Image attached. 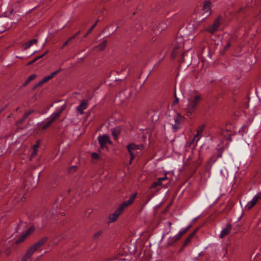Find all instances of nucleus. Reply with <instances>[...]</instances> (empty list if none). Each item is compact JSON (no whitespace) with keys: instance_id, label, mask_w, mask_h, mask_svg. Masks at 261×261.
Masks as SVG:
<instances>
[{"instance_id":"nucleus-1","label":"nucleus","mask_w":261,"mask_h":261,"mask_svg":"<svg viewBox=\"0 0 261 261\" xmlns=\"http://www.w3.org/2000/svg\"><path fill=\"white\" fill-rule=\"evenodd\" d=\"M202 99V97L200 94H196L193 96H191L188 98V103L185 109L186 115L188 117H191L192 114L197 109L200 101Z\"/></svg>"},{"instance_id":"nucleus-2","label":"nucleus","mask_w":261,"mask_h":261,"mask_svg":"<svg viewBox=\"0 0 261 261\" xmlns=\"http://www.w3.org/2000/svg\"><path fill=\"white\" fill-rule=\"evenodd\" d=\"M136 194L132 195L128 200L125 201L121 203L117 210L109 217V222H115L122 213L125 207L130 205L134 201L136 197Z\"/></svg>"},{"instance_id":"nucleus-3","label":"nucleus","mask_w":261,"mask_h":261,"mask_svg":"<svg viewBox=\"0 0 261 261\" xmlns=\"http://www.w3.org/2000/svg\"><path fill=\"white\" fill-rule=\"evenodd\" d=\"M183 119L184 117L182 115L177 113L169 120V124L171 125L172 130L174 132L177 131L181 128Z\"/></svg>"},{"instance_id":"nucleus-4","label":"nucleus","mask_w":261,"mask_h":261,"mask_svg":"<svg viewBox=\"0 0 261 261\" xmlns=\"http://www.w3.org/2000/svg\"><path fill=\"white\" fill-rule=\"evenodd\" d=\"M64 110V106H62L59 110L53 113L47 119L46 122L44 124H42L40 127L42 129H45L48 127L51 123L59 117L63 110Z\"/></svg>"},{"instance_id":"nucleus-5","label":"nucleus","mask_w":261,"mask_h":261,"mask_svg":"<svg viewBox=\"0 0 261 261\" xmlns=\"http://www.w3.org/2000/svg\"><path fill=\"white\" fill-rule=\"evenodd\" d=\"M222 20V17L221 16H219L216 18V19L214 21V23L207 27L205 30L208 33H214L217 32L221 24Z\"/></svg>"},{"instance_id":"nucleus-6","label":"nucleus","mask_w":261,"mask_h":261,"mask_svg":"<svg viewBox=\"0 0 261 261\" xmlns=\"http://www.w3.org/2000/svg\"><path fill=\"white\" fill-rule=\"evenodd\" d=\"M211 3L210 1H205L204 2L202 8V15L203 17L201 18V20H204L211 14Z\"/></svg>"},{"instance_id":"nucleus-7","label":"nucleus","mask_w":261,"mask_h":261,"mask_svg":"<svg viewBox=\"0 0 261 261\" xmlns=\"http://www.w3.org/2000/svg\"><path fill=\"white\" fill-rule=\"evenodd\" d=\"M126 148L131 156V160H133L135 156L133 151L137 150H142L143 148V146L141 144L137 145L135 143H130L127 145Z\"/></svg>"},{"instance_id":"nucleus-8","label":"nucleus","mask_w":261,"mask_h":261,"mask_svg":"<svg viewBox=\"0 0 261 261\" xmlns=\"http://www.w3.org/2000/svg\"><path fill=\"white\" fill-rule=\"evenodd\" d=\"M205 128V125L204 124L200 125L196 130V134L194 135V138L189 143L188 146H191V145L193 143L194 141L196 140V143L199 141V139L201 137L202 133Z\"/></svg>"},{"instance_id":"nucleus-9","label":"nucleus","mask_w":261,"mask_h":261,"mask_svg":"<svg viewBox=\"0 0 261 261\" xmlns=\"http://www.w3.org/2000/svg\"><path fill=\"white\" fill-rule=\"evenodd\" d=\"M177 43H178L179 44L174 47L172 54V57L173 58H175V57L177 55V54L179 53V51H178V49H180L184 47V42H183V39L181 37H178L176 39V40Z\"/></svg>"},{"instance_id":"nucleus-10","label":"nucleus","mask_w":261,"mask_h":261,"mask_svg":"<svg viewBox=\"0 0 261 261\" xmlns=\"http://www.w3.org/2000/svg\"><path fill=\"white\" fill-rule=\"evenodd\" d=\"M260 198H261V193H258L253 197L250 201L247 203L245 208L248 210L251 209L256 203L258 200Z\"/></svg>"},{"instance_id":"nucleus-11","label":"nucleus","mask_w":261,"mask_h":261,"mask_svg":"<svg viewBox=\"0 0 261 261\" xmlns=\"http://www.w3.org/2000/svg\"><path fill=\"white\" fill-rule=\"evenodd\" d=\"M88 103L89 101L87 99H84L82 100L80 105L76 108V111L80 114H83L84 113V111L88 108Z\"/></svg>"},{"instance_id":"nucleus-12","label":"nucleus","mask_w":261,"mask_h":261,"mask_svg":"<svg viewBox=\"0 0 261 261\" xmlns=\"http://www.w3.org/2000/svg\"><path fill=\"white\" fill-rule=\"evenodd\" d=\"M34 227H30L23 234H22L21 237H20L15 241V243L16 244H19V243L22 242L27 238V237L29 235H30L31 233H32L34 231Z\"/></svg>"},{"instance_id":"nucleus-13","label":"nucleus","mask_w":261,"mask_h":261,"mask_svg":"<svg viewBox=\"0 0 261 261\" xmlns=\"http://www.w3.org/2000/svg\"><path fill=\"white\" fill-rule=\"evenodd\" d=\"M99 143L100 145V147L103 149L105 146V144L107 143H111V141L108 136L103 135L102 136H99L98 137Z\"/></svg>"},{"instance_id":"nucleus-14","label":"nucleus","mask_w":261,"mask_h":261,"mask_svg":"<svg viewBox=\"0 0 261 261\" xmlns=\"http://www.w3.org/2000/svg\"><path fill=\"white\" fill-rule=\"evenodd\" d=\"M191 225H189L187 228H182L173 238V242H176L179 240L181 237L184 235L191 227Z\"/></svg>"},{"instance_id":"nucleus-15","label":"nucleus","mask_w":261,"mask_h":261,"mask_svg":"<svg viewBox=\"0 0 261 261\" xmlns=\"http://www.w3.org/2000/svg\"><path fill=\"white\" fill-rule=\"evenodd\" d=\"M37 249L33 245L27 251L22 258V261H27Z\"/></svg>"},{"instance_id":"nucleus-16","label":"nucleus","mask_w":261,"mask_h":261,"mask_svg":"<svg viewBox=\"0 0 261 261\" xmlns=\"http://www.w3.org/2000/svg\"><path fill=\"white\" fill-rule=\"evenodd\" d=\"M231 229V226L230 224H227L224 229H223L220 234V238H223L225 236L228 234Z\"/></svg>"},{"instance_id":"nucleus-17","label":"nucleus","mask_w":261,"mask_h":261,"mask_svg":"<svg viewBox=\"0 0 261 261\" xmlns=\"http://www.w3.org/2000/svg\"><path fill=\"white\" fill-rule=\"evenodd\" d=\"M167 177L166 176V175H165L164 177H160V178H158V179H157V181H155V182H154L151 186V188H156V187L159 186H161L162 185V182L166 179H167Z\"/></svg>"},{"instance_id":"nucleus-18","label":"nucleus","mask_w":261,"mask_h":261,"mask_svg":"<svg viewBox=\"0 0 261 261\" xmlns=\"http://www.w3.org/2000/svg\"><path fill=\"white\" fill-rule=\"evenodd\" d=\"M61 70V69L60 68L58 70L55 71V72H53L50 75L46 76L44 77L42 79L43 82L44 83L48 82L49 80L51 79L53 77H54L56 74H57Z\"/></svg>"},{"instance_id":"nucleus-19","label":"nucleus","mask_w":261,"mask_h":261,"mask_svg":"<svg viewBox=\"0 0 261 261\" xmlns=\"http://www.w3.org/2000/svg\"><path fill=\"white\" fill-rule=\"evenodd\" d=\"M47 238H43L39 240L38 242H37L35 244L33 245V246L38 249L40 247L42 246L47 241Z\"/></svg>"},{"instance_id":"nucleus-20","label":"nucleus","mask_w":261,"mask_h":261,"mask_svg":"<svg viewBox=\"0 0 261 261\" xmlns=\"http://www.w3.org/2000/svg\"><path fill=\"white\" fill-rule=\"evenodd\" d=\"M37 42V39H32L30 40L29 41L27 42L24 45V49L26 50L29 48L32 45H33L34 43H36Z\"/></svg>"},{"instance_id":"nucleus-21","label":"nucleus","mask_w":261,"mask_h":261,"mask_svg":"<svg viewBox=\"0 0 261 261\" xmlns=\"http://www.w3.org/2000/svg\"><path fill=\"white\" fill-rule=\"evenodd\" d=\"M107 44V42L106 40L103 41L101 43H99L96 47L98 48V50H102L104 49Z\"/></svg>"},{"instance_id":"nucleus-22","label":"nucleus","mask_w":261,"mask_h":261,"mask_svg":"<svg viewBox=\"0 0 261 261\" xmlns=\"http://www.w3.org/2000/svg\"><path fill=\"white\" fill-rule=\"evenodd\" d=\"M47 53V51H46V52H45L43 54H42V55H40V56H39L38 57H37L36 58H35L34 59H33L32 61H30V62L28 63L27 65H32V64H33L34 63H35L36 61H37L38 60H39V59L42 58L43 57H44L45 56V55Z\"/></svg>"},{"instance_id":"nucleus-23","label":"nucleus","mask_w":261,"mask_h":261,"mask_svg":"<svg viewBox=\"0 0 261 261\" xmlns=\"http://www.w3.org/2000/svg\"><path fill=\"white\" fill-rule=\"evenodd\" d=\"M99 154L97 152H92L91 153V159L93 163L99 159Z\"/></svg>"},{"instance_id":"nucleus-24","label":"nucleus","mask_w":261,"mask_h":261,"mask_svg":"<svg viewBox=\"0 0 261 261\" xmlns=\"http://www.w3.org/2000/svg\"><path fill=\"white\" fill-rule=\"evenodd\" d=\"M36 77V75L35 74H33L31 75L27 80L25 83L24 84V85L25 86L27 84H28L30 82H31L32 80H34Z\"/></svg>"},{"instance_id":"nucleus-25","label":"nucleus","mask_w":261,"mask_h":261,"mask_svg":"<svg viewBox=\"0 0 261 261\" xmlns=\"http://www.w3.org/2000/svg\"><path fill=\"white\" fill-rule=\"evenodd\" d=\"M218 157H217L215 155H214L211 156V158L208 160V163L211 164L212 165L216 162L217 160Z\"/></svg>"},{"instance_id":"nucleus-26","label":"nucleus","mask_w":261,"mask_h":261,"mask_svg":"<svg viewBox=\"0 0 261 261\" xmlns=\"http://www.w3.org/2000/svg\"><path fill=\"white\" fill-rule=\"evenodd\" d=\"M98 20L96 21L93 25L91 27V28L88 31L87 33L84 35V37L85 38L89 34H90L92 31V30H93V29L96 27V25H97V23L98 22Z\"/></svg>"},{"instance_id":"nucleus-27","label":"nucleus","mask_w":261,"mask_h":261,"mask_svg":"<svg viewBox=\"0 0 261 261\" xmlns=\"http://www.w3.org/2000/svg\"><path fill=\"white\" fill-rule=\"evenodd\" d=\"M120 133V131H119V129L117 128H115L113 130V132H112V134H113V135L114 136V137L116 138L119 135Z\"/></svg>"},{"instance_id":"nucleus-28","label":"nucleus","mask_w":261,"mask_h":261,"mask_svg":"<svg viewBox=\"0 0 261 261\" xmlns=\"http://www.w3.org/2000/svg\"><path fill=\"white\" fill-rule=\"evenodd\" d=\"M38 148H37L33 145V152L32 153V154H31V158H33L34 156H35L37 154V152H38Z\"/></svg>"},{"instance_id":"nucleus-29","label":"nucleus","mask_w":261,"mask_h":261,"mask_svg":"<svg viewBox=\"0 0 261 261\" xmlns=\"http://www.w3.org/2000/svg\"><path fill=\"white\" fill-rule=\"evenodd\" d=\"M197 229L195 230L192 233H191L186 240V243H188L194 236Z\"/></svg>"},{"instance_id":"nucleus-30","label":"nucleus","mask_w":261,"mask_h":261,"mask_svg":"<svg viewBox=\"0 0 261 261\" xmlns=\"http://www.w3.org/2000/svg\"><path fill=\"white\" fill-rule=\"evenodd\" d=\"M101 234H102V231L101 230H99V231L96 232L94 234V237L95 238H98L99 237H100L101 236Z\"/></svg>"},{"instance_id":"nucleus-31","label":"nucleus","mask_w":261,"mask_h":261,"mask_svg":"<svg viewBox=\"0 0 261 261\" xmlns=\"http://www.w3.org/2000/svg\"><path fill=\"white\" fill-rule=\"evenodd\" d=\"M230 45H231L230 41V40L227 41L226 45L224 46L225 50H227L230 46Z\"/></svg>"},{"instance_id":"nucleus-32","label":"nucleus","mask_w":261,"mask_h":261,"mask_svg":"<svg viewBox=\"0 0 261 261\" xmlns=\"http://www.w3.org/2000/svg\"><path fill=\"white\" fill-rule=\"evenodd\" d=\"M32 112H33L32 111H28V112H26L23 115L24 119H26L31 114H32Z\"/></svg>"},{"instance_id":"nucleus-33","label":"nucleus","mask_w":261,"mask_h":261,"mask_svg":"<svg viewBox=\"0 0 261 261\" xmlns=\"http://www.w3.org/2000/svg\"><path fill=\"white\" fill-rule=\"evenodd\" d=\"M44 83L43 82V80H41L40 82H39L36 85H35V87H38L39 86H41L42 84H43Z\"/></svg>"},{"instance_id":"nucleus-34","label":"nucleus","mask_w":261,"mask_h":261,"mask_svg":"<svg viewBox=\"0 0 261 261\" xmlns=\"http://www.w3.org/2000/svg\"><path fill=\"white\" fill-rule=\"evenodd\" d=\"M167 224L168 226L169 227V230L168 231H167L166 233L167 234H168L170 231L171 226H172V223L171 222L169 221L167 223Z\"/></svg>"},{"instance_id":"nucleus-35","label":"nucleus","mask_w":261,"mask_h":261,"mask_svg":"<svg viewBox=\"0 0 261 261\" xmlns=\"http://www.w3.org/2000/svg\"><path fill=\"white\" fill-rule=\"evenodd\" d=\"M160 25H161L162 26V29L160 30L159 28L158 29V30L159 32H161L162 31H163V27H164L165 25V24L164 23H161L160 24Z\"/></svg>"},{"instance_id":"nucleus-36","label":"nucleus","mask_w":261,"mask_h":261,"mask_svg":"<svg viewBox=\"0 0 261 261\" xmlns=\"http://www.w3.org/2000/svg\"><path fill=\"white\" fill-rule=\"evenodd\" d=\"M70 42L69 40H67V41H66L63 44V46L62 47V48H63L65 46H66L68 43L69 42Z\"/></svg>"},{"instance_id":"nucleus-37","label":"nucleus","mask_w":261,"mask_h":261,"mask_svg":"<svg viewBox=\"0 0 261 261\" xmlns=\"http://www.w3.org/2000/svg\"><path fill=\"white\" fill-rule=\"evenodd\" d=\"M5 254H6V255H9L11 252V250L10 249H7L6 250H5Z\"/></svg>"},{"instance_id":"nucleus-38","label":"nucleus","mask_w":261,"mask_h":261,"mask_svg":"<svg viewBox=\"0 0 261 261\" xmlns=\"http://www.w3.org/2000/svg\"><path fill=\"white\" fill-rule=\"evenodd\" d=\"M39 145H40V141L39 140L37 141L36 144L34 145V146H35L37 148H38L39 147Z\"/></svg>"},{"instance_id":"nucleus-39","label":"nucleus","mask_w":261,"mask_h":261,"mask_svg":"<svg viewBox=\"0 0 261 261\" xmlns=\"http://www.w3.org/2000/svg\"><path fill=\"white\" fill-rule=\"evenodd\" d=\"M178 102V99L175 96V99L173 101L172 104L175 105Z\"/></svg>"},{"instance_id":"nucleus-40","label":"nucleus","mask_w":261,"mask_h":261,"mask_svg":"<svg viewBox=\"0 0 261 261\" xmlns=\"http://www.w3.org/2000/svg\"><path fill=\"white\" fill-rule=\"evenodd\" d=\"M186 29V27H182L180 29V33H184L185 31V29Z\"/></svg>"},{"instance_id":"nucleus-41","label":"nucleus","mask_w":261,"mask_h":261,"mask_svg":"<svg viewBox=\"0 0 261 261\" xmlns=\"http://www.w3.org/2000/svg\"><path fill=\"white\" fill-rule=\"evenodd\" d=\"M25 119H24V116H23V118H22L21 119H20V120L18 121V122L19 123H22V122H23V121H24Z\"/></svg>"},{"instance_id":"nucleus-42","label":"nucleus","mask_w":261,"mask_h":261,"mask_svg":"<svg viewBox=\"0 0 261 261\" xmlns=\"http://www.w3.org/2000/svg\"><path fill=\"white\" fill-rule=\"evenodd\" d=\"M192 31H193V29H192V28H191V31H189V32L188 33L184 34V35H185V36H186V35H187V36H188V35H190V34H191V33H192Z\"/></svg>"},{"instance_id":"nucleus-43","label":"nucleus","mask_w":261,"mask_h":261,"mask_svg":"<svg viewBox=\"0 0 261 261\" xmlns=\"http://www.w3.org/2000/svg\"><path fill=\"white\" fill-rule=\"evenodd\" d=\"M76 37V35H73L71 37H70L68 40H69V41H70L71 40H72V39H74Z\"/></svg>"},{"instance_id":"nucleus-44","label":"nucleus","mask_w":261,"mask_h":261,"mask_svg":"<svg viewBox=\"0 0 261 261\" xmlns=\"http://www.w3.org/2000/svg\"><path fill=\"white\" fill-rule=\"evenodd\" d=\"M20 198H21V201H23V199H24V198H23V197H21V198H18L17 199H15V200L16 202L19 201V200Z\"/></svg>"},{"instance_id":"nucleus-45","label":"nucleus","mask_w":261,"mask_h":261,"mask_svg":"<svg viewBox=\"0 0 261 261\" xmlns=\"http://www.w3.org/2000/svg\"><path fill=\"white\" fill-rule=\"evenodd\" d=\"M222 152H220L219 154H218V156H217L218 158H221L222 157Z\"/></svg>"},{"instance_id":"nucleus-46","label":"nucleus","mask_w":261,"mask_h":261,"mask_svg":"<svg viewBox=\"0 0 261 261\" xmlns=\"http://www.w3.org/2000/svg\"><path fill=\"white\" fill-rule=\"evenodd\" d=\"M16 58H19V59H23V57H19V56H16Z\"/></svg>"},{"instance_id":"nucleus-47","label":"nucleus","mask_w":261,"mask_h":261,"mask_svg":"<svg viewBox=\"0 0 261 261\" xmlns=\"http://www.w3.org/2000/svg\"><path fill=\"white\" fill-rule=\"evenodd\" d=\"M80 31H79V32H77V33H76L74 35H76V37L78 35H79V34H80Z\"/></svg>"},{"instance_id":"nucleus-48","label":"nucleus","mask_w":261,"mask_h":261,"mask_svg":"<svg viewBox=\"0 0 261 261\" xmlns=\"http://www.w3.org/2000/svg\"><path fill=\"white\" fill-rule=\"evenodd\" d=\"M133 160H131V158H130V160H129V164H130L132 163V161Z\"/></svg>"},{"instance_id":"nucleus-49","label":"nucleus","mask_w":261,"mask_h":261,"mask_svg":"<svg viewBox=\"0 0 261 261\" xmlns=\"http://www.w3.org/2000/svg\"><path fill=\"white\" fill-rule=\"evenodd\" d=\"M75 168V166H73L70 170H71L72 168L73 169V168Z\"/></svg>"},{"instance_id":"nucleus-50","label":"nucleus","mask_w":261,"mask_h":261,"mask_svg":"<svg viewBox=\"0 0 261 261\" xmlns=\"http://www.w3.org/2000/svg\"><path fill=\"white\" fill-rule=\"evenodd\" d=\"M18 109H19V108H17L16 109V111L18 110Z\"/></svg>"}]
</instances>
